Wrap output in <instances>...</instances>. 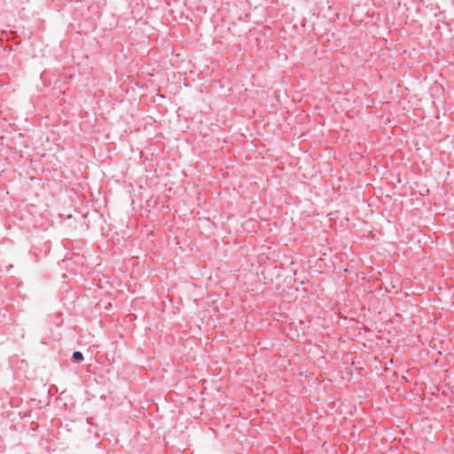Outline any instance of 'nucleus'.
Here are the masks:
<instances>
[{
    "label": "nucleus",
    "mask_w": 454,
    "mask_h": 454,
    "mask_svg": "<svg viewBox=\"0 0 454 454\" xmlns=\"http://www.w3.org/2000/svg\"><path fill=\"white\" fill-rule=\"evenodd\" d=\"M72 359L74 362H81L83 360V355L80 351H75L73 353Z\"/></svg>",
    "instance_id": "1"
}]
</instances>
